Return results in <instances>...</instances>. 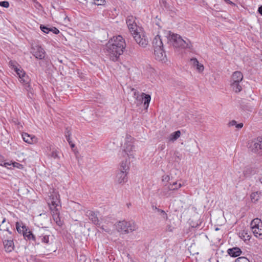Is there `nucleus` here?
Instances as JSON below:
<instances>
[{
	"label": "nucleus",
	"instance_id": "nucleus-45",
	"mask_svg": "<svg viewBox=\"0 0 262 262\" xmlns=\"http://www.w3.org/2000/svg\"><path fill=\"white\" fill-rule=\"evenodd\" d=\"M70 21L69 18L67 16H65L64 21L66 25H67L68 23Z\"/></svg>",
	"mask_w": 262,
	"mask_h": 262
},
{
	"label": "nucleus",
	"instance_id": "nucleus-7",
	"mask_svg": "<svg viewBox=\"0 0 262 262\" xmlns=\"http://www.w3.org/2000/svg\"><path fill=\"white\" fill-rule=\"evenodd\" d=\"M134 138L130 136L127 135L126 137V142L124 144V149L122 154L126 155L129 159L134 158L135 155V146L133 145Z\"/></svg>",
	"mask_w": 262,
	"mask_h": 262
},
{
	"label": "nucleus",
	"instance_id": "nucleus-6",
	"mask_svg": "<svg viewBox=\"0 0 262 262\" xmlns=\"http://www.w3.org/2000/svg\"><path fill=\"white\" fill-rule=\"evenodd\" d=\"M243 79V75L240 71L234 72L231 76L230 85L235 93H239L242 90L240 82Z\"/></svg>",
	"mask_w": 262,
	"mask_h": 262
},
{
	"label": "nucleus",
	"instance_id": "nucleus-46",
	"mask_svg": "<svg viewBox=\"0 0 262 262\" xmlns=\"http://www.w3.org/2000/svg\"><path fill=\"white\" fill-rule=\"evenodd\" d=\"M243 126V124L242 123L237 124L236 125V127L238 128H241Z\"/></svg>",
	"mask_w": 262,
	"mask_h": 262
},
{
	"label": "nucleus",
	"instance_id": "nucleus-58",
	"mask_svg": "<svg viewBox=\"0 0 262 262\" xmlns=\"http://www.w3.org/2000/svg\"><path fill=\"white\" fill-rule=\"evenodd\" d=\"M219 230V229L218 228H216L215 229V230Z\"/></svg>",
	"mask_w": 262,
	"mask_h": 262
},
{
	"label": "nucleus",
	"instance_id": "nucleus-3",
	"mask_svg": "<svg viewBox=\"0 0 262 262\" xmlns=\"http://www.w3.org/2000/svg\"><path fill=\"white\" fill-rule=\"evenodd\" d=\"M169 39L172 46L175 48L187 49H191L192 47V43L189 39L186 38L184 39L177 34H170Z\"/></svg>",
	"mask_w": 262,
	"mask_h": 262
},
{
	"label": "nucleus",
	"instance_id": "nucleus-28",
	"mask_svg": "<svg viewBox=\"0 0 262 262\" xmlns=\"http://www.w3.org/2000/svg\"><path fill=\"white\" fill-rule=\"evenodd\" d=\"M143 96H144V98L142 97V99H144V105L145 106V108H147L148 107L151 97L149 95H146L143 93L142 94V97Z\"/></svg>",
	"mask_w": 262,
	"mask_h": 262
},
{
	"label": "nucleus",
	"instance_id": "nucleus-5",
	"mask_svg": "<svg viewBox=\"0 0 262 262\" xmlns=\"http://www.w3.org/2000/svg\"><path fill=\"white\" fill-rule=\"evenodd\" d=\"M129 169L128 163L127 160L122 161L120 168L116 173L115 181L118 184H124L127 181V175Z\"/></svg>",
	"mask_w": 262,
	"mask_h": 262
},
{
	"label": "nucleus",
	"instance_id": "nucleus-17",
	"mask_svg": "<svg viewBox=\"0 0 262 262\" xmlns=\"http://www.w3.org/2000/svg\"><path fill=\"white\" fill-rule=\"evenodd\" d=\"M49 200L48 201V204H60V196L58 192L53 191V193L49 195Z\"/></svg>",
	"mask_w": 262,
	"mask_h": 262
},
{
	"label": "nucleus",
	"instance_id": "nucleus-9",
	"mask_svg": "<svg viewBox=\"0 0 262 262\" xmlns=\"http://www.w3.org/2000/svg\"><path fill=\"white\" fill-rule=\"evenodd\" d=\"M132 35L136 42L141 47L145 48L148 43V40L143 32L138 31L132 33Z\"/></svg>",
	"mask_w": 262,
	"mask_h": 262
},
{
	"label": "nucleus",
	"instance_id": "nucleus-44",
	"mask_svg": "<svg viewBox=\"0 0 262 262\" xmlns=\"http://www.w3.org/2000/svg\"><path fill=\"white\" fill-rule=\"evenodd\" d=\"M80 260H82L84 262L85 261H86V259L85 258V256L84 255H80Z\"/></svg>",
	"mask_w": 262,
	"mask_h": 262
},
{
	"label": "nucleus",
	"instance_id": "nucleus-48",
	"mask_svg": "<svg viewBox=\"0 0 262 262\" xmlns=\"http://www.w3.org/2000/svg\"><path fill=\"white\" fill-rule=\"evenodd\" d=\"M258 12L261 15H262V6L259 7Z\"/></svg>",
	"mask_w": 262,
	"mask_h": 262
},
{
	"label": "nucleus",
	"instance_id": "nucleus-57",
	"mask_svg": "<svg viewBox=\"0 0 262 262\" xmlns=\"http://www.w3.org/2000/svg\"><path fill=\"white\" fill-rule=\"evenodd\" d=\"M6 164H7V165H9V164H8V163H4V165H5V166L6 165Z\"/></svg>",
	"mask_w": 262,
	"mask_h": 262
},
{
	"label": "nucleus",
	"instance_id": "nucleus-11",
	"mask_svg": "<svg viewBox=\"0 0 262 262\" xmlns=\"http://www.w3.org/2000/svg\"><path fill=\"white\" fill-rule=\"evenodd\" d=\"M177 182H174L172 184H169V185L167 186L165 185L161 192V194L162 195L166 196L167 197L170 196L171 194V191L173 190H178L181 187L182 185L181 184H179L178 185V187H174V185H177Z\"/></svg>",
	"mask_w": 262,
	"mask_h": 262
},
{
	"label": "nucleus",
	"instance_id": "nucleus-20",
	"mask_svg": "<svg viewBox=\"0 0 262 262\" xmlns=\"http://www.w3.org/2000/svg\"><path fill=\"white\" fill-rule=\"evenodd\" d=\"M24 237L25 238L28 240H32L35 244L36 242V237H37V231L36 232L35 234H33L31 231H29L27 229H25V232L24 233Z\"/></svg>",
	"mask_w": 262,
	"mask_h": 262
},
{
	"label": "nucleus",
	"instance_id": "nucleus-60",
	"mask_svg": "<svg viewBox=\"0 0 262 262\" xmlns=\"http://www.w3.org/2000/svg\"><path fill=\"white\" fill-rule=\"evenodd\" d=\"M0 165H3V164L1 163H0Z\"/></svg>",
	"mask_w": 262,
	"mask_h": 262
},
{
	"label": "nucleus",
	"instance_id": "nucleus-8",
	"mask_svg": "<svg viewBox=\"0 0 262 262\" xmlns=\"http://www.w3.org/2000/svg\"><path fill=\"white\" fill-rule=\"evenodd\" d=\"M251 229L254 235L262 239V221L258 218L254 219L250 224Z\"/></svg>",
	"mask_w": 262,
	"mask_h": 262
},
{
	"label": "nucleus",
	"instance_id": "nucleus-31",
	"mask_svg": "<svg viewBox=\"0 0 262 262\" xmlns=\"http://www.w3.org/2000/svg\"><path fill=\"white\" fill-rule=\"evenodd\" d=\"M252 201L255 202L259 200V193L258 192H254L251 193L250 195Z\"/></svg>",
	"mask_w": 262,
	"mask_h": 262
},
{
	"label": "nucleus",
	"instance_id": "nucleus-52",
	"mask_svg": "<svg viewBox=\"0 0 262 262\" xmlns=\"http://www.w3.org/2000/svg\"><path fill=\"white\" fill-rule=\"evenodd\" d=\"M70 144L72 147H74L75 146V145L73 143H72L71 142Z\"/></svg>",
	"mask_w": 262,
	"mask_h": 262
},
{
	"label": "nucleus",
	"instance_id": "nucleus-25",
	"mask_svg": "<svg viewBox=\"0 0 262 262\" xmlns=\"http://www.w3.org/2000/svg\"><path fill=\"white\" fill-rule=\"evenodd\" d=\"M181 132L180 130H177L173 133H172L169 136L168 139L169 141L174 142L177 140L181 136Z\"/></svg>",
	"mask_w": 262,
	"mask_h": 262
},
{
	"label": "nucleus",
	"instance_id": "nucleus-21",
	"mask_svg": "<svg viewBox=\"0 0 262 262\" xmlns=\"http://www.w3.org/2000/svg\"><path fill=\"white\" fill-rule=\"evenodd\" d=\"M190 61L193 67L196 68L198 72L201 73L204 71V66L202 64L199 63L197 59L192 58L191 59Z\"/></svg>",
	"mask_w": 262,
	"mask_h": 262
},
{
	"label": "nucleus",
	"instance_id": "nucleus-35",
	"mask_svg": "<svg viewBox=\"0 0 262 262\" xmlns=\"http://www.w3.org/2000/svg\"><path fill=\"white\" fill-rule=\"evenodd\" d=\"M71 135V132L70 130H66V133H65V136H66V139L67 140V141H68L69 143L70 144L71 143V140H70V136Z\"/></svg>",
	"mask_w": 262,
	"mask_h": 262
},
{
	"label": "nucleus",
	"instance_id": "nucleus-30",
	"mask_svg": "<svg viewBox=\"0 0 262 262\" xmlns=\"http://www.w3.org/2000/svg\"><path fill=\"white\" fill-rule=\"evenodd\" d=\"M253 172V170L252 167H246L243 171V174L246 177H248Z\"/></svg>",
	"mask_w": 262,
	"mask_h": 262
},
{
	"label": "nucleus",
	"instance_id": "nucleus-54",
	"mask_svg": "<svg viewBox=\"0 0 262 262\" xmlns=\"http://www.w3.org/2000/svg\"><path fill=\"white\" fill-rule=\"evenodd\" d=\"M180 183L178 184L177 183V185H174L173 187H178V185Z\"/></svg>",
	"mask_w": 262,
	"mask_h": 262
},
{
	"label": "nucleus",
	"instance_id": "nucleus-47",
	"mask_svg": "<svg viewBox=\"0 0 262 262\" xmlns=\"http://www.w3.org/2000/svg\"><path fill=\"white\" fill-rule=\"evenodd\" d=\"M13 166H14V167H18V166H21V167H22V166H22V165H21V164H19V163H17V162H14V163H13Z\"/></svg>",
	"mask_w": 262,
	"mask_h": 262
},
{
	"label": "nucleus",
	"instance_id": "nucleus-13",
	"mask_svg": "<svg viewBox=\"0 0 262 262\" xmlns=\"http://www.w3.org/2000/svg\"><path fill=\"white\" fill-rule=\"evenodd\" d=\"M31 53L39 59H43L45 56V51L41 47L36 46L32 48Z\"/></svg>",
	"mask_w": 262,
	"mask_h": 262
},
{
	"label": "nucleus",
	"instance_id": "nucleus-39",
	"mask_svg": "<svg viewBox=\"0 0 262 262\" xmlns=\"http://www.w3.org/2000/svg\"><path fill=\"white\" fill-rule=\"evenodd\" d=\"M53 33L55 34H58L59 33V31L55 27H53L52 28H51V31Z\"/></svg>",
	"mask_w": 262,
	"mask_h": 262
},
{
	"label": "nucleus",
	"instance_id": "nucleus-22",
	"mask_svg": "<svg viewBox=\"0 0 262 262\" xmlns=\"http://www.w3.org/2000/svg\"><path fill=\"white\" fill-rule=\"evenodd\" d=\"M241 253L242 251L241 249L238 247H234L228 250V253L232 257H237L239 256Z\"/></svg>",
	"mask_w": 262,
	"mask_h": 262
},
{
	"label": "nucleus",
	"instance_id": "nucleus-40",
	"mask_svg": "<svg viewBox=\"0 0 262 262\" xmlns=\"http://www.w3.org/2000/svg\"><path fill=\"white\" fill-rule=\"evenodd\" d=\"M132 90L133 91H134V97H135V98H136V99H138L139 98V92H137L136 91H135L134 89H133Z\"/></svg>",
	"mask_w": 262,
	"mask_h": 262
},
{
	"label": "nucleus",
	"instance_id": "nucleus-53",
	"mask_svg": "<svg viewBox=\"0 0 262 262\" xmlns=\"http://www.w3.org/2000/svg\"><path fill=\"white\" fill-rule=\"evenodd\" d=\"M5 221H6V219L4 218V220L2 221V223H4L5 222Z\"/></svg>",
	"mask_w": 262,
	"mask_h": 262
},
{
	"label": "nucleus",
	"instance_id": "nucleus-29",
	"mask_svg": "<svg viewBox=\"0 0 262 262\" xmlns=\"http://www.w3.org/2000/svg\"><path fill=\"white\" fill-rule=\"evenodd\" d=\"M16 228L19 233H24L25 232V229H27L25 226H20L18 222L16 223Z\"/></svg>",
	"mask_w": 262,
	"mask_h": 262
},
{
	"label": "nucleus",
	"instance_id": "nucleus-49",
	"mask_svg": "<svg viewBox=\"0 0 262 262\" xmlns=\"http://www.w3.org/2000/svg\"><path fill=\"white\" fill-rule=\"evenodd\" d=\"M226 3L228 4H232V2L230 0H224Z\"/></svg>",
	"mask_w": 262,
	"mask_h": 262
},
{
	"label": "nucleus",
	"instance_id": "nucleus-59",
	"mask_svg": "<svg viewBox=\"0 0 262 262\" xmlns=\"http://www.w3.org/2000/svg\"><path fill=\"white\" fill-rule=\"evenodd\" d=\"M247 237H248V239H249V235L247 236Z\"/></svg>",
	"mask_w": 262,
	"mask_h": 262
},
{
	"label": "nucleus",
	"instance_id": "nucleus-24",
	"mask_svg": "<svg viewBox=\"0 0 262 262\" xmlns=\"http://www.w3.org/2000/svg\"><path fill=\"white\" fill-rule=\"evenodd\" d=\"M47 150L51 151L50 153H48L49 157L53 158L54 159L59 158L58 152L57 150L53 148L52 145H50L47 147Z\"/></svg>",
	"mask_w": 262,
	"mask_h": 262
},
{
	"label": "nucleus",
	"instance_id": "nucleus-18",
	"mask_svg": "<svg viewBox=\"0 0 262 262\" xmlns=\"http://www.w3.org/2000/svg\"><path fill=\"white\" fill-rule=\"evenodd\" d=\"M152 46L154 49H159L163 48V42L161 37L159 35H157L155 37L152 41Z\"/></svg>",
	"mask_w": 262,
	"mask_h": 262
},
{
	"label": "nucleus",
	"instance_id": "nucleus-36",
	"mask_svg": "<svg viewBox=\"0 0 262 262\" xmlns=\"http://www.w3.org/2000/svg\"><path fill=\"white\" fill-rule=\"evenodd\" d=\"M0 6L7 8L9 6V2L7 1H3L0 2Z\"/></svg>",
	"mask_w": 262,
	"mask_h": 262
},
{
	"label": "nucleus",
	"instance_id": "nucleus-32",
	"mask_svg": "<svg viewBox=\"0 0 262 262\" xmlns=\"http://www.w3.org/2000/svg\"><path fill=\"white\" fill-rule=\"evenodd\" d=\"M251 259L250 258L248 257H239L237 258H236L235 260V262H250Z\"/></svg>",
	"mask_w": 262,
	"mask_h": 262
},
{
	"label": "nucleus",
	"instance_id": "nucleus-4",
	"mask_svg": "<svg viewBox=\"0 0 262 262\" xmlns=\"http://www.w3.org/2000/svg\"><path fill=\"white\" fill-rule=\"evenodd\" d=\"M115 226L117 230L123 234H128L136 231L138 229L137 224L132 220L119 221L116 223Z\"/></svg>",
	"mask_w": 262,
	"mask_h": 262
},
{
	"label": "nucleus",
	"instance_id": "nucleus-37",
	"mask_svg": "<svg viewBox=\"0 0 262 262\" xmlns=\"http://www.w3.org/2000/svg\"><path fill=\"white\" fill-rule=\"evenodd\" d=\"M9 64V66L10 67H11L14 70H15V68H17L16 66L17 63L14 61H12V60L10 61Z\"/></svg>",
	"mask_w": 262,
	"mask_h": 262
},
{
	"label": "nucleus",
	"instance_id": "nucleus-38",
	"mask_svg": "<svg viewBox=\"0 0 262 262\" xmlns=\"http://www.w3.org/2000/svg\"><path fill=\"white\" fill-rule=\"evenodd\" d=\"M162 181L168 182L170 180V177L168 175H164L162 177Z\"/></svg>",
	"mask_w": 262,
	"mask_h": 262
},
{
	"label": "nucleus",
	"instance_id": "nucleus-16",
	"mask_svg": "<svg viewBox=\"0 0 262 262\" xmlns=\"http://www.w3.org/2000/svg\"><path fill=\"white\" fill-rule=\"evenodd\" d=\"M15 71L19 76L20 82L26 84L28 83L29 78L23 70L20 68H15Z\"/></svg>",
	"mask_w": 262,
	"mask_h": 262
},
{
	"label": "nucleus",
	"instance_id": "nucleus-1",
	"mask_svg": "<svg viewBox=\"0 0 262 262\" xmlns=\"http://www.w3.org/2000/svg\"><path fill=\"white\" fill-rule=\"evenodd\" d=\"M126 43L123 38L118 35L114 36L106 46L107 55L113 61H117L125 50Z\"/></svg>",
	"mask_w": 262,
	"mask_h": 262
},
{
	"label": "nucleus",
	"instance_id": "nucleus-51",
	"mask_svg": "<svg viewBox=\"0 0 262 262\" xmlns=\"http://www.w3.org/2000/svg\"><path fill=\"white\" fill-rule=\"evenodd\" d=\"M258 181L262 184V177H260L258 179Z\"/></svg>",
	"mask_w": 262,
	"mask_h": 262
},
{
	"label": "nucleus",
	"instance_id": "nucleus-43",
	"mask_svg": "<svg viewBox=\"0 0 262 262\" xmlns=\"http://www.w3.org/2000/svg\"><path fill=\"white\" fill-rule=\"evenodd\" d=\"M235 125H236V122L235 120H232L229 123V125L230 126Z\"/></svg>",
	"mask_w": 262,
	"mask_h": 262
},
{
	"label": "nucleus",
	"instance_id": "nucleus-15",
	"mask_svg": "<svg viewBox=\"0 0 262 262\" xmlns=\"http://www.w3.org/2000/svg\"><path fill=\"white\" fill-rule=\"evenodd\" d=\"M154 54L156 60L162 62H165L167 61L166 55L163 50V48L162 49H155Z\"/></svg>",
	"mask_w": 262,
	"mask_h": 262
},
{
	"label": "nucleus",
	"instance_id": "nucleus-12",
	"mask_svg": "<svg viewBox=\"0 0 262 262\" xmlns=\"http://www.w3.org/2000/svg\"><path fill=\"white\" fill-rule=\"evenodd\" d=\"M85 212L86 216L89 217L93 224L97 226L98 227H100L103 230L104 229L103 226L101 227L100 226V222L98 219L97 213L96 212L90 210H88L85 211Z\"/></svg>",
	"mask_w": 262,
	"mask_h": 262
},
{
	"label": "nucleus",
	"instance_id": "nucleus-26",
	"mask_svg": "<svg viewBox=\"0 0 262 262\" xmlns=\"http://www.w3.org/2000/svg\"><path fill=\"white\" fill-rule=\"evenodd\" d=\"M50 207V209L51 211V213H55V212L58 213L59 212V209L60 208V204H48Z\"/></svg>",
	"mask_w": 262,
	"mask_h": 262
},
{
	"label": "nucleus",
	"instance_id": "nucleus-19",
	"mask_svg": "<svg viewBox=\"0 0 262 262\" xmlns=\"http://www.w3.org/2000/svg\"><path fill=\"white\" fill-rule=\"evenodd\" d=\"M24 141L29 144H34L37 142V138L35 136H31L27 133L22 134Z\"/></svg>",
	"mask_w": 262,
	"mask_h": 262
},
{
	"label": "nucleus",
	"instance_id": "nucleus-14",
	"mask_svg": "<svg viewBox=\"0 0 262 262\" xmlns=\"http://www.w3.org/2000/svg\"><path fill=\"white\" fill-rule=\"evenodd\" d=\"M126 21L128 29L132 33L138 31L137 25L135 22V18L133 16H128Z\"/></svg>",
	"mask_w": 262,
	"mask_h": 262
},
{
	"label": "nucleus",
	"instance_id": "nucleus-23",
	"mask_svg": "<svg viewBox=\"0 0 262 262\" xmlns=\"http://www.w3.org/2000/svg\"><path fill=\"white\" fill-rule=\"evenodd\" d=\"M5 250L11 252L13 249V242L12 240H5L3 242Z\"/></svg>",
	"mask_w": 262,
	"mask_h": 262
},
{
	"label": "nucleus",
	"instance_id": "nucleus-33",
	"mask_svg": "<svg viewBox=\"0 0 262 262\" xmlns=\"http://www.w3.org/2000/svg\"><path fill=\"white\" fill-rule=\"evenodd\" d=\"M155 208L156 210H157V212H158L159 213H160V214L162 216V217L164 219H167V214L166 213V212L164 210H161V209H159V208H157L156 207H155Z\"/></svg>",
	"mask_w": 262,
	"mask_h": 262
},
{
	"label": "nucleus",
	"instance_id": "nucleus-42",
	"mask_svg": "<svg viewBox=\"0 0 262 262\" xmlns=\"http://www.w3.org/2000/svg\"><path fill=\"white\" fill-rule=\"evenodd\" d=\"M165 148V145L164 144H162L159 145L158 149L160 150H163Z\"/></svg>",
	"mask_w": 262,
	"mask_h": 262
},
{
	"label": "nucleus",
	"instance_id": "nucleus-27",
	"mask_svg": "<svg viewBox=\"0 0 262 262\" xmlns=\"http://www.w3.org/2000/svg\"><path fill=\"white\" fill-rule=\"evenodd\" d=\"M53 219L55 223L59 226H61L62 225V222L60 220L59 216V212L58 213L55 212V213L52 214Z\"/></svg>",
	"mask_w": 262,
	"mask_h": 262
},
{
	"label": "nucleus",
	"instance_id": "nucleus-50",
	"mask_svg": "<svg viewBox=\"0 0 262 262\" xmlns=\"http://www.w3.org/2000/svg\"><path fill=\"white\" fill-rule=\"evenodd\" d=\"M244 231H243V233H241V238H243L245 237L244 234H244Z\"/></svg>",
	"mask_w": 262,
	"mask_h": 262
},
{
	"label": "nucleus",
	"instance_id": "nucleus-55",
	"mask_svg": "<svg viewBox=\"0 0 262 262\" xmlns=\"http://www.w3.org/2000/svg\"><path fill=\"white\" fill-rule=\"evenodd\" d=\"M0 230H3L2 225H0Z\"/></svg>",
	"mask_w": 262,
	"mask_h": 262
},
{
	"label": "nucleus",
	"instance_id": "nucleus-34",
	"mask_svg": "<svg viewBox=\"0 0 262 262\" xmlns=\"http://www.w3.org/2000/svg\"><path fill=\"white\" fill-rule=\"evenodd\" d=\"M40 28L43 32L46 33H48L51 31V28H49L45 26L42 25H40Z\"/></svg>",
	"mask_w": 262,
	"mask_h": 262
},
{
	"label": "nucleus",
	"instance_id": "nucleus-10",
	"mask_svg": "<svg viewBox=\"0 0 262 262\" xmlns=\"http://www.w3.org/2000/svg\"><path fill=\"white\" fill-rule=\"evenodd\" d=\"M249 148L252 152L262 155V137L254 139L251 142Z\"/></svg>",
	"mask_w": 262,
	"mask_h": 262
},
{
	"label": "nucleus",
	"instance_id": "nucleus-41",
	"mask_svg": "<svg viewBox=\"0 0 262 262\" xmlns=\"http://www.w3.org/2000/svg\"><path fill=\"white\" fill-rule=\"evenodd\" d=\"M96 2L100 1V3H96V5H103L104 4L105 1L104 0H94Z\"/></svg>",
	"mask_w": 262,
	"mask_h": 262
},
{
	"label": "nucleus",
	"instance_id": "nucleus-56",
	"mask_svg": "<svg viewBox=\"0 0 262 262\" xmlns=\"http://www.w3.org/2000/svg\"><path fill=\"white\" fill-rule=\"evenodd\" d=\"M95 4H96V3H100V1H99V2H96V1H95Z\"/></svg>",
	"mask_w": 262,
	"mask_h": 262
},
{
	"label": "nucleus",
	"instance_id": "nucleus-2",
	"mask_svg": "<svg viewBox=\"0 0 262 262\" xmlns=\"http://www.w3.org/2000/svg\"><path fill=\"white\" fill-rule=\"evenodd\" d=\"M54 243L53 235L45 227H41L37 231L36 244H42L45 248H48Z\"/></svg>",
	"mask_w": 262,
	"mask_h": 262
}]
</instances>
